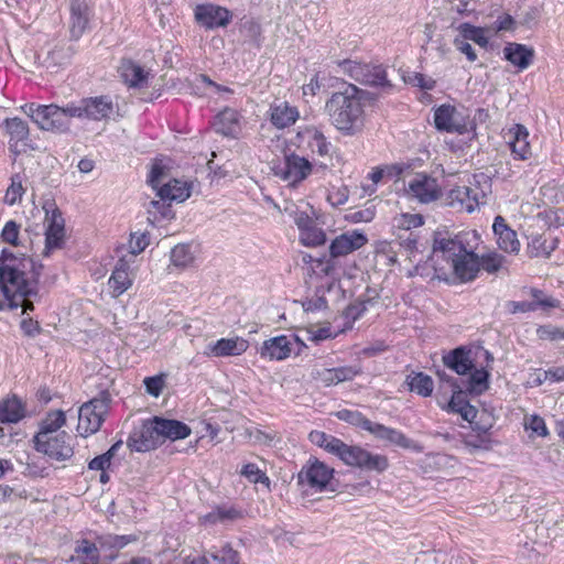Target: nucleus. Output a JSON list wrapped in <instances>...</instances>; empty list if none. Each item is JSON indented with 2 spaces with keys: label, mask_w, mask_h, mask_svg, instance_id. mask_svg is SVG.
Listing matches in <instances>:
<instances>
[{
  "label": "nucleus",
  "mask_w": 564,
  "mask_h": 564,
  "mask_svg": "<svg viewBox=\"0 0 564 564\" xmlns=\"http://www.w3.org/2000/svg\"><path fill=\"white\" fill-rule=\"evenodd\" d=\"M294 223L297 226L300 235L315 224V220L306 212H296Z\"/></svg>",
  "instance_id": "64"
},
{
  "label": "nucleus",
  "mask_w": 564,
  "mask_h": 564,
  "mask_svg": "<svg viewBox=\"0 0 564 564\" xmlns=\"http://www.w3.org/2000/svg\"><path fill=\"white\" fill-rule=\"evenodd\" d=\"M368 242V239L360 230H350L337 236L329 245V254L332 258L347 256Z\"/></svg>",
  "instance_id": "19"
},
{
  "label": "nucleus",
  "mask_w": 564,
  "mask_h": 564,
  "mask_svg": "<svg viewBox=\"0 0 564 564\" xmlns=\"http://www.w3.org/2000/svg\"><path fill=\"white\" fill-rule=\"evenodd\" d=\"M555 243V239L547 241L543 236H532L528 243L527 252L530 258L549 257L556 248Z\"/></svg>",
  "instance_id": "39"
},
{
  "label": "nucleus",
  "mask_w": 564,
  "mask_h": 564,
  "mask_svg": "<svg viewBox=\"0 0 564 564\" xmlns=\"http://www.w3.org/2000/svg\"><path fill=\"white\" fill-rule=\"evenodd\" d=\"M20 225H18L14 220H9L6 223L2 231L1 238L3 241L18 246Z\"/></svg>",
  "instance_id": "54"
},
{
  "label": "nucleus",
  "mask_w": 564,
  "mask_h": 564,
  "mask_svg": "<svg viewBox=\"0 0 564 564\" xmlns=\"http://www.w3.org/2000/svg\"><path fill=\"white\" fill-rule=\"evenodd\" d=\"M68 112L73 118L102 120L115 112V105L109 97L99 96L83 99L78 105L68 104Z\"/></svg>",
  "instance_id": "10"
},
{
  "label": "nucleus",
  "mask_w": 564,
  "mask_h": 564,
  "mask_svg": "<svg viewBox=\"0 0 564 564\" xmlns=\"http://www.w3.org/2000/svg\"><path fill=\"white\" fill-rule=\"evenodd\" d=\"M409 390L422 397H430L434 389V382L429 375L412 372L405 379Z\"/></svg>",
  "instance_id": "38"
},
{
  "label": "nucleus",
  "mask_w": 564,
  "mask_h": 564,
  "mask_svg": "<svg viewBox=\"0 0 564 564\" xmlns=\"http://www.w3.org/2000/svg\"><path fill=\"white\" fill-rule=\"evenodd\" d=\"M75 554L82 564H98L99 551L93 542L82 540L75 547Z\"/></svg>",
  "instance_id": "44"
},
{
  "label": "nucleus",
  "mask_w": 564,
  "mask_h": 564,
  "mask_svg": "<svg viewBox=\"0 0 564 564\" xmlns=\"http://www.w3.org/2000/svg\"><path fill=\"white\" fill-rule=\"evenodd\" d=\"M165 378L166 375L164 373H160L152 377H145L143 380V384L145 387L147 393L154 398H158L162 393L163 388L165 386Z\"/></svg>",
  "instance_id": "52"
},
{
  "label": "nucleus",
  "mask_w": 564,
  "mask_h": 564,
  "mask_svg": "<svg viewBox=\"0 0 564 564\" xmlns=\"http://www.w3.org/2000/svg\"><path fill=\"white\" fill-rule=\"evenodd\" d=\"M364 90L352 84L333 93L325 102V112L332 124L346 135H354L364 127Z\"/></svg>",
  "instance_id": "2"
},
{
  "label": "nucleus",
  "mask_w": 564,
  "mask_h": 564,
  "mask_svg": "<svg viewBox=\"0 0 564 564\" xmlns=\"http://www.w3.org/2000/svg\"><path fill=\"white\" fill-rule=\"evenodd\" d=\"M524 427L527 431H531L532 434L540 437H545L549 434L544 419L539 415L525 416Z\"/></svg>",
  "instance_id": "51"
},
{
  "label": "nucleus",
  "mask_w": 564,
  "mask_h": 564,
  "mask_svg": "<svg viewBox=\"0 0 564 564\" xmlns=\"http://www.w3.org/2000/svg\"><path fill=\"white\" fill-rule=\"evenodd\" d=\"M508 143L516 159L527 160L531 156L528 141V129L522 124H514L507 132Z\"/></svg>",
  "instance_id": "29"
},
{
  "label": "nucleus",
  "mask_w": 564,
  "mask_h": 564,
  "mask_svg": "<svg viewBox=\"0 0 564 564\" xmlns=\"http://www.w3.org/2000/svg\"><path fill=\"white\" fill-rule=\"evenodd\" d=\"M24 416L25 405L17 395L0 401V423H18Z\"/></svg>",
  "instance_id": "33"
},
{
  "label": "nucleus",
  "mask_w": 564,
  "mask_h": 564,
  "mask_svg": "<svg viewBox=\"0 0 564 564\" xmlns=\"http://www.w3.org/2000/svg\"><path fill=\"white\" fill-rule=\"evenodd\" d=\"M240 473L252 484L270 485L269 477L253 463L243 465Z\"/></svg>",
  "instance_id": "49"
},
{
  "label": "nucleus",
  "mask_w": 564,
  "mask_h": 564,
  "mask_svg": "<svg viewBox=\"0 0 564 564\" xmlns=\"http://www.w3.org/2000/svg\"><path fill=\"white\" fill-rule=\"evenodd\" d=\"M160 443L167 438L171 441L184 440L192 433L191 427L177 420L153 416Z\"/></svg>",
  "instance_id": "25"
},
{
  "label": "nucleus",
  "mask_w": 564,
  "mask_h": 564,
  "mask_svg": "<svg viewBox=\"0 0 564 564\" xmlns=\"http://www.w3.org/2000/svg\"><path fill=\"white\" fill-rule=\"evenodd\" d=\"M337 73L367 86L391 88L392 85L387 77V70L379 64H367L354 59H335Z\"/></svg>",
  "instance_id": "6"
},
{
  "label": "nucleus",
  "mask_w": 564,
  "mask_h": 564,
  "mask_svg": "<svg viewBox=\"0 0 564 564\" xmlns=\"http://www.w3.org/2000/svg\"><path fill=\"white\" fill-rule=\"evenodd\" d=\"M492 230L497 237V245L499 249L507 253H519L521 245L517 232L508 226L502 216H496L492 224Z\"/></svg>",
  "instance_id": "24"
},
{
  "label": "nucleus",
  "mask_w": 564,
  "mask_h": 564,
  "mask_svg": "<svg viewBox=\"0 0 564 564\" xmlns=\"http://www.w3.org/2000/svg\"><path fill=\"white\" fill-rule=\"evenodd\" d=\"M433 259L449 262L454 276L460 283L474 281L479 273V256L466 248L460 236L452 238L437 234L433 242Z\"/></svg>",
  "instance_id": "3"
},
{
  "label": "nucleus",
  "mask_w": 564,
  "mask_h": 564,
  "mask_svg": "<svg viewBox=\"0 0 564 564\" xmlns=\"http://www.w3.org/2000/svg\"><path fill=\"white\" fill-rule=\"evenodd\" d=\"M22 111L42 130L65 131L69 127L73 118L66 107L56 105H36L25 104L21 107Z\"/></svg>",
  "instance_id": "7"
},
{
  "label": "nucleus",
  "mask_w": 564,
  "mask_h": 564,
  "mask_svg": "<svg viewBox=\"0 0 564 564\" xmlns=\"http://www.w3.org/2000/svg\"><path fill=\"white\" fill-rule=\"evenodd\" d=\"M156 194L162 200L182 203L191 196V184L174 178L163 184Z\"/></svg>",
  "instance_id": "32"
},
{
  "label": "nucleus",
  "mask_w": 564,
  "mask_h": 564,
  "mask_svg": "<svg viewBox=\"0 0 564 564\" xmlns=\"http://www.w3.org/2000/svg\"><path fill=\"white\" fill-rule=\"evenodd\" d=\"M65 413L62 410L48 412L45 419L42 420L34 441L54 436L53 433L57 432L65 424Z\"/></svg>",
  "instance_id": "36"
},
{
  "label": "nucleus",
  "mask_w": 564,
  "mask_h": 564,
  "mask_svg": "<svg viewBox=\"0 0 564 564\" xmlns=\"http://www.w3.org/2000/svg\"><path fill=\"white\" fill-rule=\"evenodd\" d=\"M405 193L411 199L430 204L441 197L442 188L436 178L425 173H417L408 182Z\"/></svg>",
  "instance_id": "11"
},
{
  "label": "nucleus",
  "mask_w": 564,
  "mask_h": 564,
  "mask_svg": "<svg viewBox=\"0 0 564 564\" xmlns=\"http://www.w3.org/2000/svg\"><path fill=\"white\" fill-rule=\"evenodd\" d=\"M348 197H349L348 188L346 186H340V187L333 188L332 191H329V193L327 195V200L333 206H341L347 203Z\"/></svg>",
  "instance_id": "57"
},
{
  "label": "nucleus",
  "mask_w": 564,
  "mask_h": 564,
  "mask_svg": "<svg viewBox=\"0 0 564 564\" xmlns=\"http://www.w3.org/2000/svg\"><path fill=\"white\" fill-rule=\"evenodd\" d=\"M297 138L300 139V149L321 158L329 155L332 143L318 128L314 126L302 128L297 132Z\"/></svg>",
  "instance_id": "17"
},
{
  "label": "nucleus",
  "mask_w": 564,
  "mask_h": 564,
  "mask_svg": "<svg viewBox=\"0 0 564 564\" xmlns=\"http://www.w3.org/2000/svg\"><path fill=\"white\" fill-rule=\"evenodd\" d=\"M161 445L153 417L144 420L139 427L130 433L127 446L131 452L145 453Z\"/></svg>",
  "instance_id": "13"
},
{
  "label": "nucleus",
  "mask_w": 564,
  "mask_h": 564,
  "mask_svg": "<svg viewBox=\"0 0 564 564\" xmlns=\"http://www.w3.org/2000/svg\"><path fill=\"white\" fill-rule=\"evenodd\" d=\"M467 379L466 391L473 394H481L489 388L490 373L485 368L473 369Z\"/></svg>",
  "instance_id": "40"
},
{
  "label": "nucleus",
  "mask_w": 564,
  "mask_h": 564,
  "mask_svg": "<svg viewBox=\"0 0 564 564\" xmlns=\"http://www.w3.org/2000/svg\"><path fill=\"white\" fill-rule=\"evenodd\" d=\"M506 257L496 252L489 251L479 256V270L482 269L489 274H497L506 264Z\"/></svg>",
  "instance_id": "43"
},
{
  "label": "nucleus",
  "mask_w": 564,
  "mask_h": 564,
  "mask_svg": "<svg viewBox=\"0 0 564 564\" xmlns=\"http://www.w3.org/2000/svg\"><path fill=\"white\" fill-rule=\"evenodd\" d=\"M217 511L220 522L235 521L242 518V511L235 507L218 506Z\"/></svg>",
  "instance_id": "60"
},
{
  "label": "nucleus",
  "mask_w": 564,
  "mask_h": 564,
  "mask_svg": "<svg viewBox=\"0 0 564 564\" xmlns=\"http://www.w3.org/2000/svg\"><path fill=\"white\" fill-rule=\"evenodd\" d=\"M22 194H23V187H22L21 182L20 181L17 182L15 178H12V183L6 192L4 202L8 205L12 206L21 199Z\"/></svg>",
  "instance_id": "56"
},
{
  "label": "nucleus",
  "mask_w": 564,
  "mask_h": 564,
  "mask_svg": "<svg viewBox=\"0 0 564 564\" xmlns=\"http://www.w3.org/2000/svg\"><path fill=\"white\" fill-rule=\"evenodd\" d=\"M269 113L271 123L278 129L294 124L300 117L297 108L286 101L272 104Z\"/></svg>",
  "instance_id": "30"
},
{
  "label": "nucleus",
  "mask_w": 564,
  "mask_h": 564,
  "mask_svg": "<svg viewBox=\"0 0 564 564\" xmlns=\"http://www.w3.org/2000/svg\"><path fill=\"white\" fill-rule=\"evenodd\" d=\"M334 469L317 458H310L296 476V485L302 495L335 491Z\"/></svg>",
  "instance_id": "5"
},
{
  "label": "nucleus",
  "mask_w": 564,
  "mask_h": 564,
  "mask_svg": "<svg viewBox=\"0 0 564 564\" xmlns=\"http://www.w3.org/2000/svg\"><path fill=\"white\" fill-rule=\"evenodd\" d=\"M135 540L134 535L106 534L99 538V543L102 547L120 550Z\"/></svg>",
  "instance_id": "50"
},
{
  "label": "nucleus",
  "mask_w": 564,
  "mask_h": 564,
  "mask_svg": "<svg viewBox=\"0 0 564 564\" xmlns=\"http://www.w3.org/2000/svg\"><path fill=\"white\" fill-rule=\"evenodd\" d=\"M505 58L520 69L528 68L533 59V51L523 44L509 43L503 50Z\"/></svg>",
  "instance_id": "35"
},
{
  "label": "nucleus",
  "mask_w": 564,
  "mask_h": 564,
  "mask_svg": "<svg viewBox=\"0 0 564 564\" xmlns=\"http://www.w3.org/2000/svg\"><path fill=\"white\" fill-rule=\"evenodd\" d=\"M43 265L24 254L15 256L3 249L0 254V310L21 306L33 310L30 297L37 294Z\"/></svg>",
  "instance_id": "1"
},
{
  "label": "nucleus",
  "mask_w": 564,
  "mask_h": 564,
  "mask_svg": "<svg viewBox=\"0 0 564 564\" xmlns=\"http://www.w3.org/2000/svg\"><path fill=\"white\" fill-rule=\"evenodd\" d=\"M149 245V237L147 234H132L129 240V248L131 257L141 253Z\"/></svg>",
  "instance_id": "55"
},
{
  "label": "nucleus",
  "mask_w": 564,
  "mask_h": 564,
  "mask_svg": "<svg viewBox=\"0 0 564 564\" xmlns=\"http://www.w3.org/2000/svg\"><path fill=\"white\" fill-rule=\"evenodd\" d=\"M111 395L101 391L97 397L85 402L78 411L77 430L80 435H90L99 431L109 411Z\"/></svg>",
  "instance_id": "8"
},
{
  "label": "nucleus",
  "mask_w": 564,
  "mask_h": 564,
  "mask_svg": "<svg viewBox=\"0 0 564 564\" xmlns=\"http://www.w3.org/2000/svg\"><path fill=\"white\" fill-rule=\"evenodd\" d=\"M163 176L164 167L160 164H153L148 176V183L152 186L153 189L159 192V188L162 186L161 182Z\"/></svg>",
  "instance_id": "61"
},
{
  "label": "nucleus",
  "mask_w": 564,
  "mask_h": 564,
  "mask_svg": "<svg viewBox=\"0 0 564 564\" xmlns=\"http://www.w3.org/2000/svg\"><path fill=\"white\" fill-rule=\"evenodd\" d=\"M460 37L466 41H473L480 47H487L488 39L485 35V31L481 28L474 26L469 23H462L458 26Z\"/></svg>",
  "instance_id": "45"
},
{
  "label": "nucleus",
  "mask_w": 564,
  "mask_h": 564,
  "mask_svg": "<svg viewBox=\"0 0 564 564\" xmlns=\"http://www.w3.org/2000/svg\"><path fill=\"white\" fill-rule=\"evenodd\" d=\"M336 416L339 420L347 422L354 426L360 427L367 432H369V430L371 429L372 421L367 419L359 411H351V410L344 409V410L338 411L336 413Z\"/></svg>",
  "instance_id": "46"
},
{
  "label": "nucleus",
  "mask_w": 564,
  "mask_h": 564,
  "mask_svg": "<svg viewBox=\"0 0 564 564\" xmlns=\"http://www.w3.org/2000/svg\"><path fill=\"white\" fill-rule=\"evenodd\" d=\"M7 132L10 135V149H13L20 142H24L29 138V126L21 118L14 117L6 119L3 122Z\"/></svg>",
  "instance_id": "37"
},
{
  "label": "nucleus",
  "mask_w": 564,
  "mask_h": 564,
  "mask_svg": "<svg viewBox=\"0 0 564 564\" xmlns=\"http://www.w3.org/2000/svg\"><path fill=\"white\" fill-rule=\"evenodd\" d=\"M69 438L67 433L62 432L44 440H36L34 441L35 449L52 459L66 460L74 454L73 447L68 442Z\"/></svg>",
  "instance_id": "14"
},
{
  "label": "nucleus",
  "mask_w": 564,
  "mask_h": 564,
  "mask_svg": "<svg viewBox=\"0 0 564 564\" xmlns=\"http://www.w3.org/2000/svg\"><path fill=\"white\" fill-rule=\"evenodd\" d=\"M167 200H151L148 206L149 215H153L154 220L156 219L155 214H159L162 218H170L172 216L171 205L166 204Z\"/></svg>",
  "instance_id": "53"
},
{
  "label": "nucleus",
  "mask_w": 564,
  "mask_h": 564,
  "mask_svg": "<svg viewBox=\"0 0 564 564\" xmlns=\"http://www.w3.org/2000/svg\"><path fill=\"white\" fill-rule=\"evenodd\" d=\"M47 221L48 225L45 230V256H48L54 249H61L65 237L64 218L58 210H54Z\"/></svg>",
  "instance_id": "27"
},
{
  "label": "nucleus",
  "mask_w": 564,
  "mask_h": 564,
  "mask_svg": "<svg viewBox=\"0 0 564 564\" xmlns=\"http://www.w3.org/2000/svg\"><path fill=\"white\" fill-rule=\"evenodd\" d=\"M369 433L379 441L386 442L389 445L401 447L403 449H410L415 453H422L424 449L420 443L409 438L400 430L389 427L380 423L372 422Z\"/></svg>",
  "instance_id": "15"
},
{
  "label": "nucleus",
  "mask_w": 564,
  "mask_h": 564,
  "mask_svg": "<svg viewBox=\"0 0 564 564\" xmlns=\"http://www.w3.org/2000/svg\"><path fill=\"white\" fill-rule=\"evenodd\" d=\"M336 456L347 466L366 471L383 473L389 467L388 457L373 454L359 445H348L341 442Z\"/></svg>",
  "instance_id": "9"
},
{
  "label": "nucleus",
  "mask_w": 564,
  "mask_h": 564,
  "mask_svg": "<svg viewBox=\"0 0 564 564\" xmlns=\"http://www.w3.org/2000/svg\"><path fill=\"white\" fill-rule=\"evenodd\" d=\"M437 375L442 381L448 382L452 388V398L444 409L447 412L459 414L463 420L471 423L478 411L469 403L466 391L458 384L457 379L451 378L444 372H437Z\"/></svg>",
  "instance_id": "12"
},
{
  "label": "nucleus",
  "mask_w": 564,
  "mask_h": 564,
  "mask_svg": "<svg viewBox=\"0 0 564 564\" xmlns=\"http://www.w3.org/2000/svg\"><path fill=\"white\" fill-rule=\"evenodd\" d=\"M194 260V256L188 245H177L171 251V262L175 267H187Z\"/></svg>",
  "instance_id": "48"
},
{
  "label": "nucleus",
  "mask_w": 564,
  "mask_h": 564,
  "mask_svg": "<svg viewBox=\"0 0 564 564\" xmlns=\"http://www.w3.org/2000/svg\"><path fill=\"white\" fill-rule=\"evenodd\" d=\"M434 123L440 131L458 134H464L468 131L464 117L451 105H442L435 110Z\"/></svg>",
  "instance_id": "16"
},
{
  "label": "nucleus",
  "mask_w": 564,
  "mask_h": 564,
  "mask_svg": "<svg viewBox=\"0 0 564 564\" xmlns=\"http://www.w3.org/2000/svg\"><path fill=\"white\" fill-rule=\"evenodd\" d=\"M119 72L124 83L130 87L141 88L147 85L148 73L144 68L130 59H123Z\"/></svg>",
  "instance_id": "34"
},
{
  "label": "nucleus",
  "mask_w": 564,
  "mask_h": 564,
  "mask_svg": "<svg viewBox=\"0 0 564 564\" xmlns=\"http://www.w3.org/2000/svg\"><path fill=\"white\" fill-rule=\"evenodd\" d=\"M239 121L238 112L234 109H225L217 116V131L224 135H232Z\"/></svg>",
  "instance_id": "42"
},
{
  "label": "nucleus",
  "mask_w": 564,
  "mask_h": 564,
  "mask_svg": "<svg viewBox=\"0 0 564 564\" xmlns=\"http://www.w3.org/2000/svg\"><path fill=\"white\" fill-rule=\"evenodd\" d=\"M108 284L115 296L121 295L131 286L130 263L126 258H120L117 261Z\"/></svg>",
  "instance_id": "31"
},
{
  "label": "nucleus",
  "mask_w": 564,
  "mask_h": 564,
  "mask_svg": "<svg viewBox=\"0 0 564 564\" xmlns=\"http://www.w3.org/2000/svg\"><path fill=\"white\" fill-rule=\"evenodd\" d=\"M231 18L229 10L215 4H198L195 9L196 22L207 30L225 28L230 23Z\"/></svg>",
  "instance_id": "18"
},
{
  "label": "nucleus",
  "mask_w": 564,
  "mask_h": 564,
  "mask_svg": "<svg viewBox=\"0 0 564 564\" xmlns=\"http://www.w3.org/2000/svg\"><path fill=\"white\" fill-rule=\"evenodd\" d=\"M408 83L423 90H432L436 85V82L433 78L426 77L421 73H414L409 77Z\"/></svg>",
  "instance_id": "58"
},
{
  "label": "nucleus",
  "mask_w": 564,
  "mask_h": 564,
  "mask_svg": "<svg viewBox=\"0 0 564 564\" xmlns=\"http://www.w3.org/2000/svg\"><path fill=\"white\" fill-rule=\"evenodd\" d=\"M311 172V162L299 154L292 153L285 156L284 165L280 167L276 174L280 175L282 180L296 184L305 180Z\"/></svg>",
  "instance_id": "20"
},
{
  "label": "nucleus",
  "mask_w": 564,
  "mask_h": 564,
  "mask_svg": "<svg viewBox=\"0 0 564 564\" xmlns=\"http://www.w3.org/2000/svg\"><path fill=\"white\" fill-rule=\"evenodd\" d=\"M69 31L73 40H78L86 32L93 17V9L86 0H70Z\"/></svg>",
  "instance_id": "21"
},
{
  "label": "nucleus",
  "mask_w": 564,
  "mask_h": 564,
  "mask_svg": "<svg viewBox=\"0 0 564 564\" xmlns=\"http://www.w3.org/2000/svg\"><path fill=\"white\" fill-rule=\"evenodd\" d=\"M470 355L471 349L460 346L444 355L443 362L457 375L464 376L475 368Z\"/></svg>",
  "instance_id": "28"
},
{
  "label": "nucleus",
  "mask_w": 564,
  "mask_h": 564,
  "mask_svg": "<svg viewBox=\"0 0 564 564\" xmlns=\"http://www.w3.org/2000/svg\"><path fill=\"white\" fill-rule=\"evenodd\" d=\"M454 45L457 51L466 55L469 62H475L477 59V54L473 46L468 43V41L464 40L460 36H457L454 40Z\"/></svg>",
  "instance_id": "62"
},
{
  "label": "nucleus",
  "mask_w": 564,
  "mask_h": 564,
  "mask_svg": "<svg viewBox=\"0 0 564 564\" xmlns=\"http://www.w3.org/2000/svg\"><path fill=\"white\" fill-rule=\"evenodd\" d=\"M308 438L313 444L324 448L326 452L335 456L343 442L341 440L335 437L334 435L327 434L322 431H312L308 435Z\"/></svg>",
  "instance_id": "41"
},
{
  "label": "nucleus",
  "mask_w": 564,
  "mask_h": 564,
  "mask_svg": "<svg viewBox=\"0 0 564 564\" xmlns=\"http://www.w3.org/2000/svg\"><path fill=\"white\" fill-rule=\"evenodd\" d=\"M300 241L306 247H318L326 242V234L315 223L300 235Z\"/></svg>",
  "instance_id": "47"
},
{
  "label": "nucleus",
  "mask_w": 564,
  "mask_h": 564,
  "mask_svg": "<svg viewBox=\"0 0 564 564\" xmlns=\"http://www.w3.org/2000/svg\"><path fill=\"white\" fill-rule=\"evenodd\" d=\"M293 352L292 339L286 335L272 337L263 341L260 356L269 360H284Z\"/></svg>",
  "instance_id": "26"
},
{
  "label": "nucleus",
  "mask_w": 564,
  "mask_h": 564,
  "mask_svg": "<svg viewBox=\"0 0 564 564\" xmlns=\"http://www.w3.org/2000/svg\"><path fill=\"white\" fill-rule=\"evenodd\" d=\"M491 189V178L485 173H477L469 178L468 185L453 187L447 193L446 202L448 206L460 212L473 213L486 204Z\"/></svg>",
  "instance_id": "4"
},
{
  "label": "nucleus",
  "mask_w": 564,
  "mask_h": 564,
  "mask_svg": "<svg viewBox=\"0 0 564 564\" xmlns=\"http://www.w3.org/2000/svg\"><path fill=\"white\" fill-rule=\"evenodd\" d=\"M424 224L423 216L420 214H403L400 221V227L410 230L417 228Z\"/></svg>",
  "instance_id": "63"
},
{
  "label": "nucleus",
  "mask_w": 564,
  "mask_h": 564,
  "mask_svg": "<svg viewBox=\"0 0 564 564\" xmlns=\"http://www.w3.org/2000/svg\"><path fill=\"white\" fill-rule=\"evenodd\" d=\"M362 371L360 365L343 366L337 368H324L313 372L314 379L324 386L330 387L340 382L350 381Z\"/></svg>",
  "instance_id": "22"
},
{
  "label": "nucleus",
  "mask_w": 564,
  "mask_h": 564,
  "mask_svg": "<svg viewBox=\"0 0 564 564\" xmlns=\"http://www.w3.org/2000/svg\"><path fill=\"white\" fill-rule=\"evenodd\" d=\"M562 329L553 325H542L538 327L536 335L543 340H558L561 339Z\"/></svg>",
  "instance_id": "59"
},
{
  "label": "nucleus",
  "mask_w": 564,
  "mask_h": 564,
  "mask_svg": "<svg viewBox=\"0 0 564 564\" xmlns=\"http://www.w3.org/2000/svg\"><path fill=\"white\" fill-rule=\"evenodd\" d=\"M248 347L249 343L247 339L235 336L231 338H220L215 343H209L206 347L207 350L205 354L214 357L240 356L248 349Z\"/></svg>",
  "instance_id": "23"
}]
</instances>
